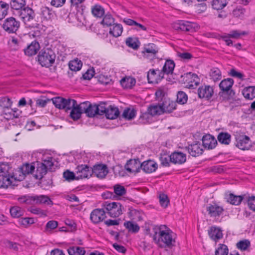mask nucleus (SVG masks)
Returning a JSON list of instances; mask_svg holds the SVG:
<instances>
[{
  "instance_id": "1",
  "label": "nucleus",
  "mask_w": 255,
  "mask_h": 255,
  "mask_svg": "<svg viewBox=\"0 0 255 255\" xmlns=\"http://www.w3.org/2000/svg\"><path fill=\"white\" fill-rule=\"evenodd\" d=\"M152 239L161 248H170L175 242L173 232L166 226H153Z\"/></svg>"
},
{
  "instance_id": "2",
  "label": "nucleus",
  "mask_w": 255,
  "mask_h": 255,
  "mask_svg": "<svg viewBox=\"0 0 255 255\" xmlns=\"http://www.w3.org/2000/svg\"><path fill=\"white\" fill-rule=\"evenodd\" d=\"M234 81L232 78H227L223 80L219 84L221 91L219 95L221 100H232L236 95L235 92L232 89Z\"/></svg>"
},
{
  "instance_id": "3",
  "label": "nucleus",
  "mask_w": 255,
  "mask_h": 255,
  "mask_svg": "<svg viewBox=\"0 0 255 255\" xmlns=\"http://www.w3.org/2000/svg\"><path fill=\"white\" fill-rule=\"evenodd\" d=\"M54 165L53 158L51 156L43 157L41 162L37 163L34 177L37 179H41L48 171H52Z\"/></svg>"
},
{
  "instance_id": "4",
  "label": "nucleus",
  "mask_w": 255,
  "mask_h": 255,
  "mask_svg": "<svg viewBox=\"0 0 255 255\" xmlns=\"http://www.w3.org/2000/svg\"><path fill=\"white\" fill-rule=\"evenodd\" d=\"M56 55L54 51L49 48L42 50L38 55V61L42 66L49 67L54 63Z\"/></svg>"
},
{
  "instance_id": "5",
  "label": "nucleus",
  "mask_w": 255,
  "mask_h": 255,
  "mask_svg": "<svg viewBox=\"0 0 255 255\" xmlns=\"http://www.w3.org/2000/svg\"><path fill=\"white\" fill-rule=\"evenodd\" d=\"M14 180L13 176L9 173L8 165L2 164L0 165V188H7L12 185Z\"/></svg>"
},
{
  "instance_id": "6",
  "label": "nucleus",
  "mask_w": 255,
  "mask_h": 255,
  "mask_svg": "<svg viewBox=\"0 0 255 255\" xmlns=\"http://www.w3.org/2000/svg\"><path fill=\"white\" fill-rule=\"evenodd\" d=\"M103 206L109 215L112 218L119 217L125 210L122 204L118 202H105Z\"/></svg>"
},
{
  "instance_id": "7",
  "label": "nucleus",
  "mask_w": 255,
  "mask_h": 255,
  "mask_svg": "<svg viewBox=\"0 0 255 255\" xmlns=\"http://www.w3.org/2000/svg\"><path fill=\"white\" fill-rule=\"evenodd\" d=\"M173 27L176 30L190 32L195 31L199 28L196 23L188 21H180L174 23Z\"/></svg>"
},
{
  "instance_id": "8",
  "label": "nucleus",
  "mask_w": 255,
  "mask_h": 255,
  "mask_svg": "<svg viewBox=\"0 0 255 255\" xmlns=\"http://www.w3.org/2000/svg\"><path fill=\"white\" fill-rule=\"evenodd\" d=\"M20 26V22L13 17L6 18L2 24L3 29L9 33H15Z\"/></svg>"
},
{
  "instance_id": "9",
  "label": "nucleus",
  "mask_w": 255,
  "mask_h": 255,
  "mask_svg": "<svg viewBox=\"0 0 255 255\" xmlns=\"http://www.w3.org/2000/svg\"><path fill=\"white\" fill-rule=\"evenodd\" d=\"M53 104L55 106L59 109L65 110L66 111L67 109L74 106L75 100L71 99H65L61 97H57L52 99Z\"/></svg>"
},
{
  "instance_id": "10",
  "label": "nucleus",
  "mask_w": 255,
  "mask_h": 255,
  "mask_svg": "<svg viewBox=\"0 0 255 255\" xmlns=\"http://www.w3.org/2000/svg\"><path fill=\"white\" fill-rule=\"evenodd\" d=\"M206 210L208 215L213 218L219 217L223 214L224 212L223 207L216 202L208 204L206 207Z\"/></svg>"
},
{
  "instance_id": "11",
  "label": "nucleus",
  "mask_w": 255,
  "mask_h": 255,
  "mask_svg": "<svg viewBox=\"0 0 255 255\" xmlns=\"http://www.w3.org/2000/svg\"><path fill=\"white\" fill-rule=\"evenodd\" d=\"M16 10L18 11L20 17L25 24L35 18V13L34 10L29 7H22Z\"/></svg>"
},
{
  "instance_id": "12",
  "label": "nucleus",
  "mask_w": 255,
  "mask_h": 255,
  "mask_svg": "<svg viewBox=\"0 0 255 255\" xmlns=\"http://www.w3.org/2000/svg\"><path fill=\"white\" fill-rule=\"evenodd\" d=\"M77 180L80 179L89 178L92 175V169L87 165H80L77 167L76 169Z\"/></svg>"
},
{
  "instance_id": "13",
  "label": "nucleus",
  "mask_w": 255,
  "mask_h": 255,
  "mask_svg": "<svg viewBox=\"0 0 255 255\" xmlns=\"http://www.w3.org/2000/svg\"><path fill=\"white\" fill-rule=\"evenodd\" d=\"M158 52V48L153 43H149L145 45L142 51L143 57L149 59H152L156 57Z\"/></svg>"
},
{
  "instance_id": "14",
  "label": "nucleus",
  "mask_w": 255,
  "mask_h": 255,
  "mask_svg": "<svg viewBox=\"0 0 255 255\" xmlns=\"http://www.w3.org/2000/svg\"><path fill=\"white\" fill-rule=\"evenodd\" d=\"M114 193L113 194L111 192L107 191L105 193L104 195L106 196V198H112L116 199L118 197L122 196L126 194V189L124 186L120 184H116L113 186Z\"/></svg>"
},
{
  "instance_id": "15",
  "label": "nucleus",
  "mask_w": 255,
  "mask_h": 255,
  "mask_svg": "<svg viewBox=\"0 0 255 255\" xmlns=\"http://www.w3.org/2000/svg\"><path fill=\"white\" fill-rule=\"evenodd\" d=\"M183 81L189 88H194L198 84V78L196 74L191 72L187 73L182 76Z\"/></svg>"
},
{
  "instance_id": "16",
  "label": "nucleus",
  "mask_w": 255,
  "mask_h": 255,
  "mask_svg": "<svg viewBox=\"0 0 255 255\" xmlns=\"http://www.w3.org/2000/svg\"><path fill=\"white\" fill-rule=\"evenodd\" d=\"M106 218V211L103 209H96L90 214V220L95 224L103 221Z\"/></svg>"
},
{
  "instance_id": "17",
  "label": "nucleus",
  "mask_w": 255,
  "mask_h": 255,
  "mask_svg": "<svg viewBox=\"0 0 255 255\" xmlns=\"http://www.w3.org/2000/svg\"><path fill=\"white\" fill-rule=\"evenodd\" d=\"M147 78L149 83H158L164 78V75L159 69H150L147 73Z\"/></svg>"
},
{
  "instance_id": "18",
  "label": "nucleus",
  "mask_w": 255,
  "mask_h": 255,
  "mask_svg": "<svg viewBox=\"0 0 255 255\" xmlns=\"http://www.w3.org/2000/svg\"><path fill=\"white\" fill-rule=\"evenodd\" d=\"M40 15L42 22L51 21L56 17L55 12L47 6H42L40 8Z\"/></svg>"
},
{
  "instance_id": "19",
  "label": "nucleus",
  "mask_w": 255,
  "mask_h": 255,
  "mask_svg": "<svg viewBox=\"0 0 255 255\" xmlns=\"http://www.w3.org/2000/svg\"><path fill=\"white\" fill-rule=\"evenodd\" d=\"M197 93L200 98L209 100L213 95L214 90L213 87L209 85H202L198 88Z\"/></svg>"
},
{
  "instance_id": "20",
  "label": "nucleus",
  "mask_w": 255,
  "mask_h": 255,
  "mask_svg": "<svg viewBox=\"0 0 255 255\" xmlns=\"http://www.w3.org/2000/svg\"><path fill=\"white\" fill-rule=\"evenodd\" d=\"M236 146L242 150H248L251 146L250 137L247 135H236Z\"/></svg>"
},
{
  "instance_id": "21",
  "label": "nucleus",
  "mask_w": 255,
  "mask_h": 255,
  "mask_svg": "<svg viewBox=\"0 0 255 255\" xmlns=\"http://www.w3.org/2000/svg\"><path fill=\"white\" fill-rule=\"evenodd\" d=\"M81 109H83V113L88 117L93 118L97 115L96 104L93 105L89 102H85L81 103Z\"/></svg>"
},
{
  "instance_id": "22",
  "label": "nucleus",
  "mask_w": 255,
  "mask_h": 255,
  "mask_svg": "<svg viewBox=\"0 0 255 255\" xmlns=\"http://www.w3.org/2000/svg\"><path fill=\"white\" fill-rule=\"evenodd\" d=\"M81 103L78 105L77 101L75 100L74 106L67 109L66 112L71 111L70 116L73 120H77L81 118V114L83 113V110L81 109Z\"/></svg>"
},
{
  "instance_id": "23",
  "label": "nucleus",
  "mask_w": 255,
  "mask_h": 255,
  "mask_svg": "<svg viewBox=\"0 0 255 255\" xmlns=\"http://www.w3.org/2000/svg\"><path fill=\"white\" fill-rule=\"evenodd\" d=\"M92 174L98 178H104L108 173V169L106 165L99 164L94 166L92 169Z\"/></svg>"
},
{
  "instance_id": "24",
  "label": "nucleus",
  "mask_w": 255,
  "mask_h": 255,
  "mask_svg": "<svg viewBox=\"0 0 255 255\" xmlns=\"http://www.w3.org/2000/svg\"><path fill=\"white\" fill-rule=\"evenodd\" d=\"M125 167L128 172H138L141 168V163L138 159H130L127 162Z\"/></svg>"
},
{
  "instance_id": "25",
  "label": "nucleus",
  "mask_w": 255,
  "mask_h": 255,
  "mask_svg": "<svg viewBox=\"0 0 255 255\" xmlns=\"http://www.w3.org/2000/svg\"><path fill=\"white\" fill-rule=\"evenodd\" d=\"M203 145L208 149L215 148L217 144L216 138L210 134H206L202 138Z\"/></svg>"
},
{
  "instance_id": "26",
  "label": "nucleus",
  "mask_w": 255,
  "mask_h": 255,
  "mask_svg": "<svg viewBox=\"0 0 255 255\" xmlns=\"http://www.w3.org/2000/svg\"><path fill=\"white\" fill-rule=\"evenodd\" d=\"M39 49V43L36 40H34L26 48L24 49V52L26 55L31 56L36 54Z\"/></svg>"
},
{
  "instance_id": "27",
  "label": "nucleus",
  "mask_w": 255,
  "mask_h": 255,
  "mask_svg": "<svg viewBox=\"0 0 255 255\" xmlns=\"http://www.w3.org/2000/svg\"><path fill=\"white\" fill-rule=\"evenodd\" d=\"M170 160L175 164H182L186 160V155L181 152H174L170 155Z\"/></svg>"
},
{
  "instance_id": "28",
  "label": "nucleus",
  "mask_w": 255,
  "mask_h": 255,
  "mask_svg": "<svg viewBox=\"0 0 255 255\" xmlns=\"http://www.w3.org/2000/svg\"><path fill=\"white\" fill-rule=\"evenodd\" d=\"M208 235L210 238L216 242L223 238L222 230L215 226L210 228L208 230Z\"/></svg>"
},
{
  "instance_id": "29",
  "label": "nucleus",
  "mask_w": 255,
  "mask_h": 255,
  "mask_svg": "<svg viewBox=\"0 0 255 255\" xmlns=\"http://www.w3.org/2000/svg\"><path fill=\"white\" fill-rule=\"evenodd\" d=\"M32 204L52 205V201L46 195L31 196Z\"/></svg>"
},
{
  "instance_id": "30",
  "label": "nucleus",
  "mask_w": 255,
  "mask_h": 255,
  "mask_svg": "<svg viewBox=\"0 0 255 255\" xmlns=\"http://www.w3.org/2000/svg\"><path fill=\"white\" fill-rule=\"evenodd\" d=\"M157 163L153 160H149L141 164V168L146 173H151L157 168Z\"/></svg>"
},
{
  "instance_id": "31",
  "label": "nucleus",
  "mask_w": 255,
  "mask_h": 255,
  "mask_svg": "<svg viewBox=\"0 0 255 255\" xmlns=\"http://www.w3.org/2000/svg\"><path fill=\"white\" fill-rule=\"evenodd\" d=\"M187 150L189 154L192 156H197L201 154L203 152L202 146L199 142H196L189 145L187 147Z\"/></svg>"
},
{
  "instance_id": "32",
  "label": "nucleus",
  "mask_w": 255,
  "mask_h": 255,
  "mask_svg": "<svg viewBox=\"0 0 255 255\" xmlns=\"http://www.w3.org/2000/svg\"><path fill=\"white\" fill-rule=\"evenodd\" d=\"M225 199L228 203L232 205H239L242 202L243 197L237 196L231 193H226L225 194Z\"/></svg>"
},
{
  "instance_id": "33",
  "label": "nucleus",
  "mask_w": 255,
  "mask_h": 255,
  "mask_svg": "<svg viewBox=\"0 0 255 255\" xmlns=\"http://www.w3.org/2000/svg\"><path fill=\"white\" fill-rule=\"evenodd\" d=\"M174 67L175 63L174 61L171 60H167L161 71L163 72V75H164V74L169 75L172 74Z\"/></svg>"
},
{
  "instance_id": "34",
  "label": "nucleus",
  "mask_w": 255,
  "mask_h": 255,
  "mask_svg": "<svg viewBox=\"0 0 255 255\" xmlns=\"http://www.w3.org/2000/svg\"><path fill=\"white\" fill-rule=\"evenodd\" d=\"M120 115V112L117 107L113 106H109L107 110L105 116L109 119H115L118 117Z\"/></svg>"
},
{
  "instance_id": "35",
  "label": "nucleus",
  "mask_w": 255,
  "mask_h": 255,
  "mask_svg": "<svg viewBox=\"0 0 255 255\" xmlns=\"http://www.w3.org/2000/svg\"><path fill=\"white\" fill-rule=\"evenodd\" d=\"M147 112L152 116L160 115L163 113L162 105L159 104L150 105L147 109Z\"/></svg>"
},
{
  "instance_id": "36",
  "label": "nucleus",
  "mask_w": 255,
  "mask_h": 255,
  "mask_svg": "<svg viewBox=\"0 0 255 255\" xmlns=\"http://www.w3.org/2000/svg\"><path fill=\"white\" fill-rule=\"evenodd\" d=\"M123 31V27L120 23H114L111 27L109 33L115 37L121 35Z\"/></svg>"
},
{
  "instance_id": "37",
  "label": "nucleus",
  "mask_w": 255,
  "mask_h": 255,
  "mask_svg": "<svg viewBox=\"0 0 255 255\" xmlns=\"http://www.w3.org/2000/svg\"><path fill=\"white\" fill-rule=\"evenodd\" d=\"M124 226L130 233L135 234L138 232L140 229L139 226L135 223L132 221H126L124 223Z\"/></svg>"
},
{
  "instance_id": "38",
  "label": "nucleus",
  "mask_w": 255,
  "mask_h": 255,
  "mask_svg": "<svg viewBox=\"0 0 255 255\" xmlns=\"http://www.w3.org/2000/svg\"><path fill=\"white\" fill-rule=\"evenodd\" d=\"M164 113H171L176 109V103L174 101L167 100L161 105Z\"/></svg>"
},
{
  "instance_id": "39",
  "label": "nucleus",
  "mask_w": 255,
  "mask_h": 255,
  "mask_svg": "<svg viewBox=\"0 0 255 255\" xmlns=\"http://www.w3.org/2000/svg\"><path fill=\"white\" fill-rule=\"evenodd\" d=\"M217 139L221 144L229 145L231 141V135L227 132H221L219 133Z\"/></svg>"
},
{
  "instance_id": "40",
  "label": "nucleus",
  "mask_w": 255,
  "mask_h": 255,
  "mask_svg": "<svg viewBox=\"0 0 255 255\" xmlns=\"http://www.w3.org/2000/svg\"><path fill=\"white\" fill-rule=\"evenodd\" d=\"M121 84L124 88H131L135 84V79L131 77H126L121 79Z\"/></svg>"
},
{
  "instance_id": "41",
  "label": "nucleus",
  "mask_w": 255,
  "mask_h": 255,
  "mask_svg": "<svg viewBox=\"0 0 255 255\" xmlns=\"http://www.w3.org/2000/svg\"><path fill=\"white\" fill-rule=\"evenodd\" d=\"M242 94L246 99L253 100L255 98V87L250 86L245 88L242 91Z\"/></svg>"
},
{
  "instance_id": "42",
  "label": "nucleus",
  "mask_w": 255,
  "mask_h": 255,
  "mask_svg": "<svg viewBox=\"0 0 255 255\" xmlns=\"http://www.w3.org/2000/svg\"><path fill=\"white\" fill-rule=\"evenodd\" d=\"M67 251L69 255H84L86 252L84 248L77 246L70 247Z\"/></svg>"
},
{
  "instance_id": "43",
  "label": "nucleus",
  "mask_w": 255,
  "mask_h": 255,
  "mask_svg": "<svg viewBox=\"0 0 255 255\" xmlns=\"http://www.w3.org/2000/svg\"><path fill=\"white\" fill-rule=\"evenodd\" d=\"M9 4L5 1L0 0V20L3 19L7 14Z\"/></svg>"
},
{
  "instance_id": "44",
  "label": "nucleus",
  "mask_w": 255,
  "mask_h": 255,
  "mask_svg": "<svg viewBox=\"0 0 255 255\" xmlns=\"http://www.w3.org/2000/svg\"><path fill=\"white\" fill-rule=\"evenodd\" d=\"M92 13L96 17H101L105 13L104 8L100 5L96 4L92 7Z\"/></svg>"
},
{
  "instance_id": "45",
  "label": "nucleus",
  "mask_w": 255,
  "mask_h": 255,
  "mask_svg": "<svg viewBox=\"0 0 255 255\" xmlns=\"http://www.w3.org/2000/svg\"><path fill=\"white\" fill-rule=\"evenodd\" d=\"M126 43L129 47L133 49H137L140 45L139 40L136 38L128 37L127 38Z\"/></svg>"
},
{
  "instance_id": "46",
  "label": "nucleus",
  "mask_w": 255,
  "mask_h": 255,
  "mask_svg": "<svg viewBox=\"0 0 255 255\" xmlns=\"http://www.w3.org/2000/svg\"><path fill=\"white\" fill-rule=\"evenodd\" d=\"M82 66V63L81 60L76 59L71 61L69 63V67L71 70L77 71L80 70Z\"/></svg>"
},
{
  "instance_id": "47",
  "label": "nucleus",
  "mask_w": 255,
  "mask_h": 255,
  "mask_svg": "<svg viewBox=\"0 0 255 255\" xmlns=\"http://www.w3.org/2000/svg\"><path fill=\"white\" fill-rule=\"evenodd\" d=\"M11 216L13 218H19L23 215V210L18 206L11 207L9 210Z\"/></svg>"
},
{
  "instance_id": "48",
  "label": "nucleus",
  "mask_w": 255,
  "mask_h": 255,
  "mask_svg": "<svg viewBox=\"0 0 255 255\" xmlns=\"http://www.w3.org/2000/svg\"><path fill=\"white\" fill-rule=\"evenodd\" d=\"M115 22V18L112 16L110 14H106L102 21H101V24L104 26H106L107 27L111 26Z\"/></svg>"
},
{
  "instance_id": "49",
  "label": "nucleus",
  "mask_w": 255,
  "mask_h": 255,
  "mask_svg": "<svg viewBox=\"0 0 255 255\" xmlns=\"http://www.w3.org/2000/svg\"><path fill=\"white\" fill-rule=\"evenodd\" d=\"M210 76L211 78L215 82L220 80L221 78V73L220 69L218 68H212L210 72Z\"/></svg>"
},
{
  "instance_id": "50",
  "label": "nucleus",
  "mask_w": 255,
  "mask_h": 255,
  "mask_svg": "<svg viewBox=\"0 0 255 255\" xmlns=\"http://www.w3.org/2000/svg\"><path fill=\"white\" fill-rule=\"evenodd\" d=\"M12 102L8 97H2L0 99V107L2 110L8 108H11Z\"/></svg>"
},
{
  "instance_id": "51",
  "label": "nucleus",
  "mask_w": 255,
  "mask_h": 255,
  "mask_svg": "<svg viewBox=\"0 0 255 255\" xmlns=\"http://www.w3.org/2000/svg\"><path fill=\"white\" fill-rule=\"evenodd\" d=\"M85 0H70L71 6V7H75L77 9V11L80 12H81L80 9L81 8V12H82L85 6L82 4V3Z\"/></svg>"
},
{
  "instance_id": "52",
  "label": "nucleus",
  "mask_w": 255,
  "mask_h": 255,
  "mask_svg": "<svg viewBox=\"0 0 255 255\" xmlns=\"http://www.w3.org/2000/svg\"><path fill=\"white\" fill-rule=\"evenodd\" d=\"M25 4V0H11L10 5L12 9H20Z\"/></svg>"
},
{
  "instance_id": "53",
  "label": "nucleus",
  "mask_w": 255,
  "mask_h": 255,
  "mask_svg": "<svg viewBox=\"0 0 255 255\" xmlns=\"http://www.w3.org/2000/svg\"><path fill=\"white\" fill-rule=\"evenodd\" d=\"M135 114L136 111L134 109L127 108L124 110L122 116L125 119L131 120L135 116Z\"/></svg>"
},
{
  "instance_id": "54",
  "label": "nucleus",
  "mask_w": 255,
  "mask_h": 255,
  "mask_svg": "<svg viewBox=\"0 0 255 255\" xmlns=\"http://www.w3.org/2000/svg\"><path fill=\"white\" fill-rule=\"evenodd\" d=\"M251 246L250 242L248 240H244L237 243V248L241 251L247 250Z\"/></svg>"
},
{
  "instance_id": "55",
  "label": "nucleus",
  "mask_w": 255,
  "mask_h": 255,
  "mask_svg": "<svg viewBox=\"0 0 255 255\" xmlns=\"http://www.w3.org/2000/svg\"><path fill=\"white\" fill-rule=\"evenodd\" d=\"M34 169L35 166L28 163L23 165L21 168V172L24 175L32 173Z\"/></svg>"
},
{
  "instance_id": "56",
  "label": "nucleus",
  "mask_w": 255,
  "mask_h": 255,
  "mask_svg": "<svg viewBox=\"0 0 255 255\" xmlns=\"http://www.w3.org/2000/svg\"><path fill=\"white\" fill-rule=\"evenodd\" d=\"M188 99L187 95L182 91H179L177 95V102L180 104H185Z\"/></svg>"
},
{
  "instance_id": "57",
  "label": "nucleus",
  "mask_w": 255,
  "mask_h": 255,
  "mask_svg": "<svg viewBox=\"0 0 255 255\" xmlns=\"http://www.w3.org/2000/svg\"><path fill=\"white\" fill-rule=\"evenodd\" d=\"M129 216L134 220L140 221L142 219L141 213L135 209H131L129 212Z\"/></svg>"
},
{
  "instance_id": "58",
  "label": "nucleus",
  "mask_w": 255,
  "mask_h": 255,
  "mask_svg": "<svg viewBox=\"0 0 255 255\" xmlns=\"http://www.w3.org/2000/svg\"><path fill=\"white\" fill-rule=\"evenodd\" d=\"M212 5L214 9L220 10L223 8L226 5V3L224 2V0H213Z\"/></svg>"
},
{
  "instance_id": "59",
  "label": "nucleus",
  "mask_w": 255,
  "mask_h": 255,
  "mask_svg": "<svg viewBox=\"0 0 255 255\" xmlns=\"http://www.w3.org/2000/svg\"><path fill=\"white\" fill-rule=\"evenodd\" d=\"M19 222L21 225L27 228L34 223V220L32 218L26 217L21 218Z\"/></svg>"
},
{
  "instance_id": "60",
  "label": "nucleus",
  "mask_w": 255,
  "mask_h": 255,
  "mask_svg": "<svg viewBox=\"0 0 255 255\" xmlns=\"http://www.w3.org/2000/svg\"><path fill=\"white\" fill-rule=\"evenodd\" d=\"M96 108L97 109V115H106L108 108H106L105 103H101L99 105L96 104Z\"/></svg>"
},
{
  "instance_id": "61",
  "label": "nucleus",
  "mask_w": 255,
  "mask_h": 255,
  "mask_svg": "<svg viewBox=\"0 0 255 255\" xmlns=\"http://www.w3.org/2000/svg\"><path fill=\"white\" fill-rule=\"evenodd\" d=\"M12 110L11 108H8L2 110L1 115L6 120L14 119V114H12Z\"/></svg>"
},
{
  "instance_id": "62",
  "label": "nucleus",
  "mask_w": 255,
  "mask_h": 255,
  "mask_svg": "<svg viewBox=\"0 0 255 255\" xmlns=\"http://www.w3.org/2000/svg\"><path fill=\"white\" fill-rule=\"evenodd\" d=\"M159 203L160 205L166 208L169 203L168 196L165 194H160L159 195Z\"/></svg>"
},
{
  "instance_id": "63",
  "label": "nucleus",
  "mask_w": 255,
  "mask_h": 255,
  "mask_svg": "<svg viewBox=\"0 0 255 255\" xmlns=\"http://www.w3.org/2000/svg\"><path fill=\"white\" fill-rule=\"evenodd\" d=\"M228 249L227 246L222 244L220 245V247L216 250V255H228Z\"/></svg>"
},
{
  "instance_id": "64",
  "label": "nucleus",
  "mask_w": 255,
  "mask_h": 255,
  "mask_svg": "<svg viewBox=\"0 0 255 255\" xmlns=\"http://www.w3.org/2000/svg\"><path fill=\"white\" fill-rule=\"evenodd\" d=\"M63 177L67 181H70L75 179L77 180L76 173L67 170L63 173Z\"/></svg>"
}]
</instances>
